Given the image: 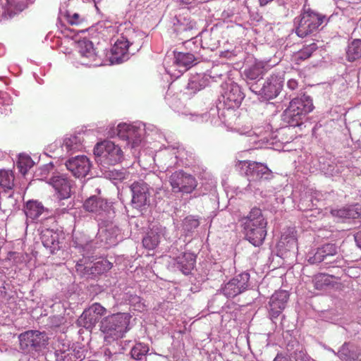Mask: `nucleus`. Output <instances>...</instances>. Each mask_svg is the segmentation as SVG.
I'll return each instance as SVG.
<instances>
[{"label": "nucleus", "instance_id": "obj_1", "mask_svg": "<svg viewBox=\"0 0 361 361\" xmlns=\"http://www.w3.org/2000/svg\"><path fill=\"white\" fill-rule=\"evenodd\" d=\"M242 222L245 239L255 247L262 245L267 234V221L262 210L254 207Z\"/></svg>", "mask_w": 361, "mask_h": 361}, {"label": "nucleus", "instance_id": "obj_2", "mask_svg": "<svg viewBox=\"0 0 361 361\" xmlns=\"http://www.w3.org/2000/svg\"><path fill=\"white\" fill-rule=\"evenodd\" d=\"M130 319L131 315L126 312L112 314L102 319L99 327L106 345L124 336L129 330Z\"/></svg>", "mask_w": 361, "mask_h": 361}, {"label": "nucleus", "instance_id": "obj_3", "mask_svg": "<svg viewBox=\"0 0 361 361\" xmlns=\"http://www.w3.org/2000/svg\"><path fill=\"white\" fill-rule=\"evenodd\" d=\"M314 109L312 98L306 94L293 98L282 114V119L290 126H299Z\"/></svg>", "mask_w": 361, "mask_h": 361}, {"label": "nucleus", "instance_id": "obj_4", "mask_svg": "<svg viewBox=\"0 0 361 361\" xmlns=\"http://www.w3.org/2000/svg\"><path fill=\"white\" fill-rule=\"evenodd\" d=\"M330 18L304 6L301 13L294 19L295 33L300 37H305L317 31L324 23L326 24Z\"/></svg>", "mask_w": 361, "mask_h": 361}, {"label": "nucleus", "instance_id": "obj_5", "mask_svg": "<svg viewBox=\"0 0 361 361\" xmlns=\"http://www.w3.org/2000/svg\"><path fill=\"white\" fill-rule=\"evenodd\" d=\"M246 165L245 175L247 177L249 183L247 189L256 192L259 190V185L264 180H270L273 178L272 171L268 166L261 162L245 161Z\"/></svg>", "mask_w": 361, "mask_h": 361}, {"label": "nucleus", "instance_id": "obj_6", "mask_svg": "<svg viewBox=\"0 0 361 361\" xmlns=\"http://www.w3.org/2000/svg\"><path fill=\"white\" fill-rule=\"evenodd\" d=\"M20 348L26 353L41 351L48 344V337L45 332L30 330L18 336Z\"/></svg>", "mask_w": 361, "mask_h": 361}, {"label": "nucleus", "instance_id": "obj_7", "mask_svg": "<svg viewBox=\"0 0 361 361\" xmlns=\"http://www.w3.org/2000/svg\"><path fill=\"white\" fill-rule=\"evenodd\" d=\"M83 208L88 212L95 214L100 221H109L115 216V212L110 202L98 195H92L87 198Z\"/></svg>", "mask_w": 361, "mask_h": 361}, {"label": "nucleus", "instance_id": "obj_8", "mask_svg": "<svg viewBox=\"0 0 361 361\" xmlns=\"http://www.w3.org/2000/svg\"><path fill=\"white\" fill-rule=\"evenodd\" d=\"M94 154L100 157L102 161L109 165L118 164L123 158L121 147L109 140L97 143L94 148Z\"/></svg>", "mask_w": 361, "mask_h": 361}, {"label": "nucleus", "instance_id": "obj_9", "mask_svg": "<svg viewBox=\"0 0 361 361\" xmlns=\"http://www.w3.org/2000/svg\"><path fill=\"white\" fill-rule=\"evenodd\" d=\"M283 79L276 74L271 75L262 87L260 85H252L251 92L261 96L264 100H270L276 97L282 90Z\"/></svg>", "mask_w": 361, "mask_h": 361}, {"label": "nucleus", "instance_id": "obj_10", "mask_svg": "<svg viewBox=\"0 0 361 361\" xmlns=\"http://www.w3.org/2000/svg\"><path fill=\"white\" fill-rule=\"evenodd\" d=\"M169 183L174 193H191L197 187L195 177L183 170L176 171L169 176Z\"/></svg>", "mask_w": 361, "mask_h": 361}, {"label": "nucleus", "instance_id": "obj_11", "mask_svg": "<svg viewBox=\"0 0 361 361\" xmlns=\"http://www.w3.org/2000/svg\"><path fill=\"white\" fill-rule=\"evenodd\" d=\"M132 192L131 205L142 212L150 204V188L143 181L134 182L130 185Z\"/></svg>", "mask_w": 361, "mask_h": 361}, {"label": "nucleus", "instance_id": "obj_12", "mask_svg": "<svg viewBox=\"0 0 361 361\" xmlns=\"http://www.w3.org/2000/svg\"><path fill=\"white\" fill-rule=\"evenodd\" d=\"M250 278L247 271L236 275L221 288L222 293L228 298H233L244 293L250 286Z\"/></svg>", "mask_w": 361, "mask_h": 361}, {"label": "nucleus", "instance_id": "obj_13", "mask_svg": "<svg viewBox=\"0 0 361 361\" xmlns=\"http://www.w3.org/2000/svg\"><path fill=\"white\" fill-rule=\"evenodd\" d=\"M106 309L98 302H94L86 308L77 320L79 326L92 330L101 317L106 314Z\"/></svg>", "mask_w": 361, "mask_h": 361}, {"label": "nucleus", "instance_id": "obj_14", "mask_svg": "<svg viewBox=\"0 0 361 361\" xmlns=\"http://www.w3.org/2000/svg\"><path fill=\"white\" fill-rule=\"evenodd\" d=\"M339 258L338 247L335 244L327 243L317 249L313 254L309 253L307 261L310 264H334Z\"/></svg>", "mask_w": 361, "mask_h": 361}, {"label": "nucleus", "instance_id": "obj_15", "mask_svg": "<svg viewBox=\"0 0 361 361\" xmlns=\"http://www.w3.org/2000/svg\"><path fill=\"white\" fill-rule=\"evenodd\" d=\"M68 171L77 178H85L90 171L92 164L85 155H78L68 159L65 162Z\"/></svg>", "mask_w": 361, "mask_h": 361}, {"label": "nucleus", "instance_id": "obj_16", "mask_svg": "<svg viewBox=\"0 0 361 361\" xmlns=\"http://www.w3.org/2000/svg\"><path fill=\"white\" fill-rule=\"evenodd\" d=\"M144 129L135 126L121 123L117 127L118 136L124 140L128 141L127 145L134 148L141 142Z\"/></svg>", "mask_w": 361, "mask_h": 361}, {"label": "nucleus", "instance_id": "obj_17", "mask_svg": "<svg viewBox=\"0 0 361 361\" xmlns=\"http://www.w3.org/2000/svg\"><path fill=\"white\" fill-rule=\"evenodd\" d=\"M174 31L180 39L185 42L193 39L197 35L196 23L190 18L179 16L173 23Z\"/></svg>", "mask_w": 361, "mask_h": 361}, {"label": "nucleus", "instance_id": "obj_18", "mask_svg": "<svg viewBox=\"0 0 361 361\" xmlns=\"http://www.w3.org/2000/svg\"><path fill=\"white\" fill-rule=\"evenodd\" d=\"M222 97L225 105L231 109L238 107L240 105L245 98V94L237 83L231 82L226 83L224 87Z\"/></svg>", "mask_w": 361, "mask_h": 361}, {"label": "nucleus", "instance_id": "obj_19", "mask_svg": "<svg viewBox=\"0 0 361 361\" xmlns=\"http://www.w3.org/2000/svg\"><path fill=\"white\" fill-rule=\"evenodd\" d=\"M49 183L54 188L59 199H68L71 197L72 180L67 175L56 174L49 179Z\"/></svg>", "mask_w": 361, "mask_h": 361}, {"label": "nucleus", "instance_id": "obj_20", "mask_svg": "<svg viewBox=\"0 0 361 361\" xmlns=\"http://www.w3.org/2000/svg\"><path fill=\"white\" fill-rule=\"evenodd\" d=\"M288 298L289 294L286 290H279L271 295L269 302V314L271 320L274 321L282 313Z\"/></svg>", "mask_w": 361, "mask_h": 361}, {"label": "nucleus", "instance_id": "obj_21", "mask_svg": "<svg viewBox=\"0 0 361 361\" xmlns=\"http://www.w3.org/2000/svg\"><path fill=\"white\" fill-rule=\"evenodd\" d=\"M265 72L264 65L262 62H255L245 68L243 75L250 91L252 85H259L258 82L262 79Z\"/></svg>", "mask_w": 361, "mask_h": 361}, {"label": "nucleus", "instance_id": "obj_22", "mask_svg": "<svg viewBox=\"0 0 361 361\" xmlns=\"http://www.w3.org/2000/svg\"><path fill=\"white\" fill-rule=\"evenodd\" d=\"M72 247L83 257H88L96 247L95 243L91 238L82 232H77L73 235Z\"/></svg>", "mask_w": 361, "mask_h": 361}, {"label": "nucleus", "instance_id": "obj_23", "mask_svg": "<svg viewBox=\"0 0 361 361\" xmlns=\"http://www.w3.org/2000/svg\"><path fill=\"white\" fill-rule=\"evenodd\" d=\"M112 220L101 221V224L104 227L101 231L102 235L104 237V239H102V240H104L105 243L109 246L116 245L123 239L121 229L112 222Z\"/></svg>", "mask_w": 361, "mask_h": 361}, {"label": "nucleus", "instance_id": "obj_24", "mask_svg": "<svg viewBox=\"0 0 361 361\" xmlns=\"http://www.w3.org/2000/svg\"><path fill=\"white\" fill-rule=\"evenodd\" d=\"M129 42L124 37L118 39L111 48L110 60L112 63H121L129 59Z\"/></svg>", "mask_w": 361, "mask_h": 361}, {"label": "nucleus", "instance_id": "obj_25", "mask_svg": "<svg viewBox=\"0 0 361 361\" xmlns=\"http://www.w3.org/2000/svg\"><path fill=\"white\" fill-rule=\"evenodd\" d=\"M196 257L190 252H183L173 259V267L183 273L188 275L195 267Z\"/></svg>", "mask_w": 361, "mask_h": 361}, {"label": "nucleus", "instance_id": "obj_26", "mask_svg": "<svg viewBox=\"0 0 361 361\" xmlns=\"http://www.w3.org/2000/svg\"><path fill=\"white\" fill-rule=\"evenodd\" d=\"M42 245L50 253L54 254L61 248L60 234L53 229H44L40 236Z\"/></svg>", "mask_w": 361, "mask_h": 361}, {"label": "nucleus", "instance_id": "obj_27", "mask_svg": "<svg viewBox=\"0 0 361 361\" xmlns=\"http://www.w3.org/2000/svg\"><path fill=\"white\" fill-rule=\"evenodd\" d=\"M334 353L344 361H355L361 354L360 349L353 343H344L339 350Z\"/></svg>", "mask_w": 361, "mask_h": 361}, {"label": "nucleus", "instance_id": "obj_28", "mask_svg": "<svg viewBox=\"0 0 361 361\" xmlns=\"http://www.w3.org/2000/svg\"><path fill=\"white\" fill-rule=\"evenodd\" d=\"M173 63L179 68L180 72H185L195 64L196 58L194 54L189 52L174 51Z\"/></svg>", "mask_w": 361, "mask_h": 361}, {"label": "nucleus", "instance_id": "obj_29", "mask_svg": "<svg viewBox=\"0 0 361 361\" xmlns=\"http://www.w3.org/2000/svg\"><path fill=\"white\" fill-rule=\"evenodd\" d=\"M112 266L111 262L106 259H102L85 266L84 271L88 276L94 277L107 272L112 268Z\"/></svg>", "mask_w": 361, "mask_h": 361}, {"label": "nucleus", "instance_id": "obj_30", "mask_svg": "<svg viewBox=\"0 0 361 361\" xmlns=\"http://www.w3.org/2000/svg\"><path fill=\"white\" fill-rule=\"evenodd\" d=\"M123 348L118 341L113 342V345L104 350L105 361H121L123 359Z\"/></svg>", "mask_w": 361, "mask_h": 361}, {"label": "nucleus", "instance_id": "obj_31", "mask_svg": "<svg viewBox=\"0 0 361 361\" xmlns=\"http://www.w3.org/2000/svg\"><path fill=\"white\" fill-rule=\"evenodd\" d=\"M79 52L82 56L89 59L90 61H97V54L91 41L82 40L79 42Z\"/></svg>", "mask_w": 361, "mask_h": 361}, {"label": "nucleus", "instance_id": "obj_32", "mask_svg": "<svg viewBox=\"0 0 361 361\" xmlns=\"http://www.w3.org/2000/svg\"><path fill=\"white\" fill-rule=\"evenodd\" d=\"M44 211L43 205L37 201H28L25 208L26 216L32 220L37 219Z\"/></svg>", "mask_w": 361, "mask_h": 361}, {"label": "nucleus", "instance_id": "obj_33", "mask_svg": "<svg viewBox=\"0 0 361 361\" xmlns=\"http://www.w3.org/2000/svg\"><path fill=\"white\" fill-rule=\"evenodd\" d=\"M82 137L80 135H71L66 136L63 139V146L67 152H75L82 149Z\"/></svg>", "mask_w": 361, "mask_h": 361}, {"label": "nucleus", "instance_id": "obj_34", "mask_svg": "<svg viewBox=\"0 0 361 361\" xmlns=\"http://www.w3.org/2000/svg\"><path fill=\"white\" fill-rule=\"evenodd\" d=\"M346 59L350 62L361 59V39H354L348 44L346 49Z\"/></svg>", "mask_w": 361, "mask_h": 361}, {"label": "nucleus", "instance_id": "obj_35", "mask_svg": "<svg viewBox=\"0 0 361 361\" xmlns=\"http://www.w3.org/2000/svg\"><path fill=\"white\" fill-rule=\"evenodd\" d=\"M161 235L157 229L152 228L142 239L143 246L149 250L154 249L160 242Z\"/></svg>", "mask_w": 361, "mask_h": 361}, {"label": "nucleus", "instance_id": "obj_36", "mask_svg": "<svg viewBox=\"0 0 361 361\" xmlns=\"http://www.w3.org/2000/svg\"><path fill=\"white\" fill-rule=\"evenodd\" d=\"M71 348L65 343L59 344L54 352L56 361H72Z\"/></svg>", "mask_w": 361, "mask_h": 361}, {"label": "nucleus", "instance_id": "obj_37", "mask_svg": "<svg viewBox=\"0 0 361 361\" xmlns=\"http://www.w3.org/2000/svg\"><path fill=\"white\" fill-rule=\"evenodd\" d=\"M17 200L14 198L13 192L4 191L0 194V207H3L4 211H12L16 208Z\"/></svg>", "mask_w": 361, "mask_h": 361}, {"label": "nucleus", "instance_id": "obj_38", "mask_svg": "<svg viewBox=\"0 0 361 361\" xmlns=\"http://www.w3.org/2000/svg\"><path fill=\"white\" fill-rule=\"evenodd\" d=\"M331 214L332 216L338 217L341 219H358V213L353 209V207L342 208L338 209H331Z\"/></svg>", "mask_w": 361, "mask_h": 361}, {"label": "nucleus", "instance_id": "obj_39", "mask_svg": "<svg viewBox=\"0 0 361 361\" xmlns=\"http://www.w3.org/2000/svg\"><path fill=\"white\" fill-rule=\"evenodd\" d=\"M14 177L11 172L6 170L0 171V186L4 191H11L14 185Z\"/></svg>", "mask_w": 361, "mask_h": 361}, {"label": "nucleus", "instance_id": "obj_40", "mask_svg": "<svg viewBox=\"0 0 361 361\" xmlns=\"http://www.w3.org/2000/svg\"><path fill=\"white\" fill-rule=\"evenodd\" d=\"M149 351V347L147 345L137 343L131 349L130 354L131 357L137 360H141L147 355Z\"/></svg>", "mask_w": 361, "mask_h": 361}, {"label": "nucleus", "instance_id": "obj_41", "mask_svg": "<svg viewBox=\"0 0 361 361\" xmlns=\"http://www.w3.org/2000/svg\"><path fill=\"white\" fill-rule=\"evenodd\" d=\"M318 47L316 43L313 42L310 44L305 45L295 55L297 61H304L310 58L312 53L317 49Z\"/></svg>", "mask_w": 361, "mask_h": 361}, {"label": "nucleus", "instance_id": "obj_42", "mask_svg": "<svg viewBox=\"0 0 361 361\" xmlns=\"http://www.w3.org/2000/svg\"><path fill=\"white\" fill-rule=\"evenodd\" d=\"M331 278H332L331 276L324 274L316 275L313 279L315 288L317 290H322L324 286L330 285Z\"/></svg>", "mask_w": 361, "mask_h": 361}, {"label": "nucleus", "instance_id": "obj_43", "mask_svg": "<svg viewBox=\"0 0 361 361\" xmlns=\"http://www.w3.org/2000/svg\"><path fill=\"white\" fill-rule=\"evenodd\" d=\"M200 225L198 219L193 216L185 217L183 221V228L186 232H192L196 229Z\"/></svg>", "mask_w": 361, "mask_h": 361}, {"label": "nucleus", "instance_id": "obj_44", "mask_svg": "<svg viewBox=\"0 0 361 361\" xmlns=\"http://www.w3.org/2000/svg\"><path fill=\"white\" fill-rule=\"evenodd\" d=\"M204 81L202 82L200 75H195L189 79L187 89L191 90L192 93H195L204 87Z\"/></svg>", "mask_w": 361, "mask_h": 361}, {"label": "nucleus", "instance_id": "obj_45", "mask_svg": "<svg viewBox=\"0 0 361 361\" xmlns=\"http://www.w3.org/2000/svg\"><path fill=\"white\" fill-rule=\"evenodd\" d=\"M33 161L30 157L20 156L17 162V166L21 173H26L27 170L32 166Z\"/></svg>", "mask_w": 361, "mask_h": 361}, {"label": "nucleus", "instance_id": "obj_46", "mask_svg": "<svg viewBox=\"0 0 361 361\" xmlns=\"http://www.w3.org/2000/svg\"><path fill=\"white\" fill-rule=\"evenodd\" d=\"M64 200L65 199H59L58 206L56 207L54 212L56 216H59L68 213V211L71 210L73 207V204L71 202H69L68 204H66L65 202H63Z\"/></svg>", "mask_w": 361, "mask_h": 361}, {"label": "nucleus", "instance_id": "obj_47", "mask_svg": "<svg viewBox=\"0 0 361 361\" xmlns=\"http://www.w3.org/2000/svg\"><path fill=\"white\" fill-rule=\"evenodd\" d=\"M298 348L291 353L292 359L293 361H312V359L307 353L300 349L299 344L297 343Z\"/></svg>", "mask_w": 361, "mask_h": 361}, {"label": "nucleus", "instance_id": "obj_48", "mask_svg": "<svg viewBox=\"0 0 361 361\" xmlns=\"http://www.w3.org/2000/svg\"><path fill=\"white\" fill-rule=\"evenodd\" d=\"M64 16L66 17L68 23H70L72 25H80L84 20V18L80 17V16L78 13H71L70 11H66Z\"/></svg>", "mask_w": 361, "mask_h": 361}, {"label": "nucleus", "instance_id": "obj_49", "mask_svg": "<svg viewBox=\"0 0 361 361\" xmlns=\"http://www.w3.org/2000/svg\"><path fill=\"white\" fill-rule=\"evenodd\" d=\"M106 176L110 179L121 180L125 178V173L123 171L114 169L106 171Z\"/></svg>", "mask_w": 361, "mask_h": 361}, {"label": "nucleus", "instance_id": "obj_50", "mask_svg": "<svg viewBox=\"0 0 361 361\" xmlns=\"http://www.w3.org/2000/svg\"><path fill=\"white\" fill-rule=\"evenodd\" d=\"M71 353L73 355L72 357H74L73 358L72 361H81L85 357L84 350H82L81 348H71Z\"/></svg>", "mask_w": 361, "mask_h": 361}, {"label": "nucleus", "instance_id": "obj_51", "mask_svg": "<svg viewBox=\"0 0 361 361\" xmlns=\"http://www.w3.org/2000/svg\"><path fill=\"white\" fill-rule=\"evenodd\" d=\"M51 169H53V165L51 164L43 166L40 169L42 176H47Z\"/></svg>", "mask_w": 361, "mask_h": 361}, {"label": "nucleus", "instance_id": "obj_52", "mask_svg": "<svg viewBox=\"0 0 361 361\" xmlns=\"http://www.w3.org/2000/svg\"><path fill=\"white\" fill-rule=\"evenodd\" d=\"M287 86L289 89L294 90L298 87V82L294 79H290L287 82Z\"/></svg>", "mask_w": 361, "mask_h": 361}, {"label": "nucleus", "instance_id": "obj_53", "mask_svg": "<svg viewBox=\"0 0 361 361\" xmlns=\"http://www.w3.org/2000/svg\"><path fill=\"white\" fill-rule=\"evenodd\" d=\"M354 237L357 246L361 248V230L357 232Z\"/></svg>", "mask_w": 361, "mask_h": 361}, {"label": "nucleus", "instance_id": "obj_54", "mask_svg": "<svg viewBox=\"0 0 361 361\" xmlns=\"http://www.w3.org/2000/svg\"><path fill=\"white\" fill-rule=\"evenodd\" d=\"M43 357H35V356H30L27 361H43Z\"/></svg>", "mask_w": 361, "mask_h": 361}, {"label": "nucleus", "instance_id": "obj_55", "mask_svg": "<svg viewBox=\"0 0 361 361\" xmlns=\"http://www.w3.org/2000/svg\"><path fill=\"white\" fill-rule=\"evenodd\" d=\"M353 209H355V211L358 213V218H361V205H355L353 207Z\"/></svg>", "mask_w": 361, "mask_h": 361}, {"label": "nucleus", "instance_id": "obj_56", "mask_svg": "<svg viewBox=\"0 0 361 361\" xmlns=\"http://www.w3.org/2000/svg\"><path fill=\"white\" fill-rule=\"evenodd\" d=\"M15 13H13L12 12H8L7 13H4L3 15L4 18H6V19H8V18H11L13 16Z\"/></svg>", "mask_w": 361, "mask_h": 361}, {"label": "nucleus", "instance_id": "obj_57", "mask_svg": "<svg viewBox=\"0 0 361 361\" xmlns=\"http://www.w3.org/2000/svg\"><path fill=\"white\" fill-rule=\"evenodd\" d=\"M195 0H180V1L184 4H190Z\"/></svg>", "mask_w": 361, "mask_h": 361}, {"label": "nucleus", "instance_id": "obj_58", "mask_svg": "<svg viewBox=\"0 0 361 361\" xmlns=\"http://www.w3.org/2000/svg\"><path fill=\"white\" fill-rule=\"evenodd\" d=\"M161 189V186L160 185V184H157V186L154 188V190H156V192H159V190H160Z\"/></svg>", "mask_w": 361, "mask_h": 361}, {"label": "nucleus", "instance_id": "obj_59", "mask_svg": "<svg viewBox=\"0 0 361 361\" xmlns=\"http://www.w3.org/2000/svg\"><path fill=\"white\" fill-rule=\"evenodd\" d=\"M155 180L158 181L159 183H161V180L159 178V177L155 176Z\"/></svg>", "mask_w": 361, "mask_h": 361}, {"label": "nucleus", "instance_id": "obj_60", "mask_svg": "<svg viewBox=\"0 0 361 361\" xmlns=\"http://www.w3.org/2000/svg\"><path fill=\"white\" fill-rule=\"evenodd\" d=\"M291 240H292V243H294V244H295V243H296V240H295V238H291Z\"/></svg>", "mask_w": 361, "mask_h": 361}, {"label": "nucleus", "instance_id": "obj_61", "mask_svg": "<svg viewBox=\"0 0 361 361\" xmlns=\"http://www.w3.org/2000/svg\"><path fill=\"white\" fill-rule=\"evenodd\" d=\"M169 168V166H167L166 169V171H168Z\"/></svg>", "mask_w": 361, "mask_h": 361}]
</instances>
